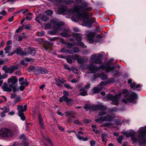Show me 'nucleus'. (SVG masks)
Listing matches in <instances>:
<instances>
[{
	"label": "nucleus",
	"mask_w": 146,
	"mask_h": 146,
	"mask_svg": "<svg viewBox=\"0 0 146 146\" xmlns=\"http://www.w3.org/2000/svg\"><path fill=\"white\" fill-rule=\"evenodd\" d=\"M21 101V97L19 96H18L15 98V103H17Z\"/></svg>",
	"instance_id": "obj_42"
},
{
	"label": "nucleus",
	"mask_w": 146,
	"mask_h": 146,
	"mask_svg": "<svg viewBox=\"0 0 146 146\" xmlns=\"http://www.w3.org/2000/svg\"><path fill=\"white\" fill-rule=\"evenodd\" d=\"M66 116L74 114V112L72 111H67L65 113Z\"/></svg>",
	"instance_id": "obj_35"
},
{
	"label": "nucleus",
	"mask_w": 146,
	"mask_h": 146,
	"mask_svg": "<svg viewBox=\"0 0 146 146\" xmlns=\"http://www.w3.org/2000/svg\"><path fill=\"white\" fill-rule=\"evenodd\" d=\"M92 9L91 7H88L86 3H83L80 5H75L74 9H71L69 10V12L75 16L72 18V20L74 22L83 21L82 23V26H86L90 27L91 25L93 23V21L88 20L86 21L85 20L88 19L89 13L87 11H89Z\"/></svg>",
	"instance_id": "obj_1"
},
{
	"label": "nucleus",
	"mask_w": 146,
	"mask_h": 146,
	"mask_svg": "<svg viewBox=\"0 0 146 146\" xmlns=\"http://www.w3.org/2000/svg\"><path fill=\"white\" fill-rule=\"evenodd\" d=\"M69 50L67 51L64 48H62V49H61V50H60V51L61 52H63V53H64V52H68V51Z\"/></svg>",
	"instance_id": "obj_60"
},
{
	"label": "nucleus",
	"mask_w": 146,
	"mask_h": 146,
	"mask_svg": "<svg viewBox=\"0 0 146 146\" xmlns=\"http://www.w3.org/2000/svg\"><path fill=\"white\" fill-rule=\"evenodd\" d=\"M77 61L78 63L82 64L84 62V60L82 58H79L78 59H77Z\"/></svg>",
	"instance_id": "obj_39"
},
{
	"label": "nucleus",
	"mask_w": 146,
	"mask_h": 146,
	"mask_svg": "<svg viewBox=\"0 0 146 146\" xmlns=\"http://www.w3.org/2000/svg\"><path fill=\"white\" fill-rule=\"evenodd\" d=\"M12 88L13 89V91L14 93H15L17 91L19 90L18 88H17V84H16L13 86Z\"/></svg>",
	"instance_id": "obj_34"
},
{
	"label": "nucleus",
	"mask_w": 146,
	"mask_h": 146,
	"mask_svg": "<svg viewBox=\"0 0 146 146\" xmlns=\"http://www.w3.org/2000/svg\"><path fill=\"white\" fill-rule=\"evenodd\" d=\"M108 82L109 83H112L114 82H115V80L114 78H110V79L108 80Z\"/></svg>",
	"instance_id": "obj_52"
},
{
	"label": "nucleus",
	"mask_w": 146,
	"mask_h": 146,
	"mask_svg": "<svg viewBox=\"0 0 146 146\" xmlns=\"http://www.w3.org/2000/svg\"><path fill=\"white\" fill-rule=\"evenodd\" d=\"M120 96V95L118 96L117 94L114 96L112 94H109L106 96V98L107 99L112 101L111 102L112 104L117 105L119 103V99Z\"/></svg>",
	"instance_id": "obj_9"
},
{
	"label": "nucleus",
	"mask_w": 146,
	"mask_h": 146,
	"mask_svg": "<svg viewBox=\"0 0 146 146\" xmlns=\"http://www.w3.org/2000/svg\"><path fill=\"white\" fill-rule=\"evenodd\" d=\"M39 70L42 74H45L48 72V70L45 68H40L39 69Z\"/></svg>",
	"instance_id": "obj_33"
},
{
	"label": "nucleus",
	"mask_w": 146,
	"mask_h": 146,
	"mask_svg": "<svg viewBox=\"0 0 146 146\" xmlns=\"http://www.w3.org/2000/svg\"><path fill=\"white\" fill-rule=\"evenodd\" d=\"M11 46L9 45H8L6 46L4 50L5 51V54L8 53L11 50Z\"/></svg>",
	"instance_id": "obj_29"
},
{
	"label": "nucleus",
	"mask_w": 146,
	"mask_h": 146,
	"mask_svg": "<svg viewBox=\"0 0 146 146\" xmlns=\"http://www.w3.org/2000/svg\"><path fill=\"white\" fill-rule=\"evenodd\" d=\"M79 56L77 54H75L74 55L72 56V58L74 59H76L77 60V59H78L79 58Z\"/></svg>",
	"instance_id": "obj_46"
},
{
	"label": "nucleus",
	"mask_w": 146,
	"mask_h": 146,
	"mask_svg": "<svg viewBox=\"0 0 146 146\" xmlns=\"http://www.w3.org/2000/svg\"><path fill=\"white\" fill-rule=\"evenodd\" d=\"M40 19L44 21H47L48 19V17L46 15H40Z\"/></svg>",
	"instance_id": "obj_27"
},
{
	"label": "nucleus",
	"mask_w": 146,
	"mask_h": 146,
	"mask_svg": "<svg viewBox=\"0 0 146 146\" xmlns=\"http://www.w3.org/2000/svg\"><path fill=\"white\" fill-rule=\"evenodd\" d=\"M17 79L15 76H12L10 78L8 79V83L9 84V85L12 87L14 84H15L17 82Z\"/></svg>",
	"instance_id": "obj_15"
},
{
	"label": "nucleus",
	"mask_w": 146,
	"mask_h": 146,
	"mask_svg": "<svg viewBox=\"0 0 146 146\" xmlns=\"http://www.w3.org/2000/svg\"><path fill=\"white\" fill-rule=\"evenodd\" d=\"M102 138L103 141H106L107 138V135L106 134L104 133L102 135Z\"/></svg>",
	"instance_id": "obj_37"
},
{
	"label": "nucleus",
	"mask_w": 146,
	"mask_h": 146,
	"mask_svg": "<svg viewBox=\"0 0 146 146\" xmlns=\"http://www.w3.org/2000/svg\"><path fill=\"white\" fill-rule=\"evenodd\" d=\"M46 14L49 15H51L53 14V12L52 11L49 10L46 11Z\"/></svg>",
	"instance_id": "obj_43"
},
{
	"label": "nucleus",
	"mask_w": 146,
	"mask_h": 146,
	"mask_svg": "<svg viewBox=\"0 0 146 146\" xmlns=\"http://www.w3.org/2000/svg\"><path fill=\"white\" fill-rule=\"evenodd\" d=\"M95 33L93 32H90L88 35V39L90 43H92L94 42L93 37Z\"/></svg>",
	"instance_id": "obj_18"
},
{
	"label": "nucleus",
	"mask_w": 146,
	"mask_h": 146,
	"mask_svg": "<svg viewBox=\"0 0 146 146\" xmlns=\"http://www.w3.org/2000/svg\"><path fill=\"white\" fill-rule=\"evenodd\" d=\"M139 134L138 137L139 138L140 137L141 139H139L140 141H144V142H146L145 138V135L146 134V126L144 127H141L139 129Z\"/></svg>",
	"instance_id": "obj_10"
},
{
	"label": "nucleus",
	"mask_w": 146,
	"mask_h": 146,
	"mask_svg": "<svg viewBox=\"0 0 146 146\" xmlns=\"http://www.w3.org/2000/svg\"><path fill=\"white\" fill-rule=\"evenodd\" d=\"M79 91H82V92L80 93V94L82 96H85L87 95V92L84 90V88H81L80 90Z\"/></svg>",
	"instance_id": "obj_26"
},
{
	"label": "nucleus",
	"mask_w": 146,
	"mask_h": 146,
	"mask_svg": "<svg viewBox=\"0 0 146 146\" xmlns=\"http://www.w3.org/2000/svg\"><path fill=\"white\" fill-rule=\"evenodd\" d=\"M63 94L64 96H65L66 97H67L69 95L68 93L66 91H64L63 92Z\"/></svg>",
	"instance_id": "obj_54"
},
{
	"label": "nucleus",
	"mask_w": 146,
	"mask_h": 146,
	"mask_svg": "<svg viewBox=\"0 0 146 146\" xmlns=\"http://www.w3.org/2000/svg\"><path fill=\"white\" fill-rule=\"evenodd\" d=\"M130 86L131 88H135V87L136 86V84L134 82H133L130 84Z\"/></svg>",
	"instance_id": "obj_56"
},
{
	"label": "nucleus",
	"mask_w": 146,
	"mask_h": 146,
	"mask_svg": "<svg viewBox=\"0 0 146 146\" xmlns=\"http://www.w3.org/2000/svg\"><path fill=\"white\" fill-rule=\"evenodd\" d=\"M10 111V109L9 108L6 107L5 108V110L3 112L7 113Z\"/></svg>",
	"instance_id": "obj_53"
},
{
	"label": "nucleus",
	"mask_w": 146,
	"mask_h": 146,
	"mask_svg": "<svg viewBox=\"0 0 146 146\" xmlns=\"http://www.w3.org/2000/svg\"><path fill=\"white\" fill-rule=\"evenodd\" d=\"M123 134L125 135L126 137L127 138H128L130 137H131V140L134 142L136 143L138 142L140 143H145L144 141H141V142H140V141L139 140H140L139 139H141L140 137L139 138V135L137 136V138L136 137H135V132L133 130H131V132L129 133H128L126 131H124L123 132Z\"/></svg>",
	"instance_id": "obj_6"
},
{
	"label": "nucleus",
	"mask_w": 146,
	"mask_h": 146,
	"mask_svg": "<svg viewBox=\"0 0 146 146\" xmlns=\"http://www.w3.org/2000/svg\"><path fill=\"white\" fill-rule=\"evenodd\" d=\"M66 44L67 45V47L68 48H71L74 45H75L74 43H71L68 42H66Z\"/></svg>",
	"instance_id": "obj_31"
},
{
	"label": "nucleus",
	"mask_w": 146,
	"mask_h": 146,
	"mask_svg": "<svg viewBox=\"0 0 146 146\" xmlns=\"http://www.w3.org/2000/svg\"><path fill=\"white\" fill-rule=\"evenodd\" d=\"M25 53H27L28 54H31L32 56L35 55L36 53L35 50H34L30 48H28L26 50V51L25 52Z\"/></svg>",
	"instance_id": "obj_22"
},
{
	"label": "nucleus",
	"mask_w": 146,
	"mask_h": 146,
	"mask_svg": "<svg viewBox=\"0 0 146 146\" xmlns=\"http://www.w3.org/2000/svg\"><path fill=\"white\" fill-rule=\"evenodd\" d=\"M21 64L25 66H26L27 65V64L23 60H22L21 62Z\"/></svg>",
	"instance_id": "obj_57"
},
{
	"label": "nucleus",
	"mask_w": 146,
	"mask_h": 146,
	"mask_svg": "<svg viewBox=\"0 0 146 146\" xmlns=\"http://www.w3.org/2000/svg\"><path fill=\"white\" fill-rule=\"evenodd\" d=\"M72 70L75 74H77L78 72V71L77 69L75 67H72Z\"/></svg>",
	"instance_id": "obj_44"
},
{
	"label": "nucleus",
	"mask_w": 146,
	"mask_h": 146,
	"mask_svg": "<svg viewBox=\"0 0 146 146\" xmlns=\"http://www.w3.org/2000/svg\"><path fill=\"white\" fill-rule=\"evenodd\" d=\"M60 42L61 43L65 44L66 43L64 39L63 38H61Z\"/></svg>",
	"instance_id": "obj_64"
},
{
	"label": "nucleus",
	"mask_w": 146,
	"mask_h": 146,
	"mask_svg": "<svg viewBox=\"0 0 146 146\" xmlns=\"http://www.w3.org/2000/svg\"><path fill=\"white\" fill-rule=\"evenodd\" d=\"M27 107V105H25L24 106L23 105L17 106V109L18 111V114L21 119L23 121H25V119L26 118L24 115V112L26 111Z\"/></svg>",
	"instance_id": "obj_7"
},
{
	"label": "nucleus",
	"mask_w": 146,
	"mask_h": 146,
	"mask_svg": "<svg viewBox=\"0 0 146 146\" xmlns=\"http://www.w3.org/2000/svg\"><path fill=\"white\" fill-rule=\"evenodd\" d=\"M40 16L39 17H37L35 18V20L40 23V19H41L40 17Z\"/></svg>",
	"instance_id": "obj_55"
},
{
	"label": "nucleus",
	"mask_w": 146,
	"mask_h": 146,
	"mask_svg": "<svg viewBox=\"0 0 146 146\" xmlns=\"http://www.w3.org/2000/svg\"><path fill=\"white\" fill-rule=\"evenodd\" d=\"M114 117V115L111 116L110 115H108L105 117L102 116L100 118L96 119L95 121L97 122H104L105 121H110L112 120L113 119Z\"/></svg>",
	"instance_id": "obj_12"
},
{
	"label": "nucleus",
	"mask_w": 146,
	"mask_h": 146,
	"mask_svg": "<svg viewBox=\"0 0 146 146\" xmlns=\"http://www.w3.org/2000/svg\"><path fill=\"white\" fill-rule=\"evenodd\" d=\"M123 139V136L122 135L119 136V137L117 139L118 142L119 143H121Z\"/></svg>",
	"instance_id": "obj_38"
},
{
	"label": "nucleus",
	"mask_w": 146,
	"mask_h": 146,
	"mask_svg": "<svg viewBox=\"0 0 146 146\" xmlns=\"http://www.w3.org/2000/svg\"><path fill=\"white\" fill-rule=\"evenodd\" d=\"M0 135L5 137H11L13 135L12 131L8 128H2L0 130Z\"/></svg>",
	"instance_id": "obj_8"
},
{
	"label": "nucleus",
	"mask_w": 146,
	"mask_h": 146,
	"mask_svg": "<svg viewBox=\"0 0 146 146\" xmlns=\"http://www.w3.org/2000/svg\"><path fill=\"white\" fill-rule=\"evenodd\" d=\"M98 76L102 80H104L107 78V74L103 73L100 74L98 75Z\"/></svg>",
	"instance_id": "obj_25"
},
{
	"label": "nucleus",
	"mask_w": 146,
	"mask_h": 146,
	"mask_svg": "<svg viewBox=\"0 0 146 146\" xmlns=\"http://www.w3.org/2000/svg\"><path fill=\"white\" fill-rule=\"evenodd\" d=\"M0 14L3 16L7 14V12L3 10L2 11L0 12Z\"/></svg>",
	"instance_id": "obj_49"
},
{
	"label": "nucleus",
	"mask_w": 146,
	"mask_h": 146,
	"mask_svg": "<svg viewBox=\"0 0 146 146\" xmlns=\"http://www.w3.org/2000/svg\"><path fill=\"white\" fill-rule=\"evenodd\" d=\"M107 84V83L105 81L102 82H101L98 86L95 87L93 89V93L94 94L98 93L102 89L103 86Z\"/></svg>",
	"instance_id": "obj_13"
},
{
	"label": "nucleus",
	"mask_w": 146,
	"mask_h": 146,
	"mask_svg": "<svg viewBox=\"0 0 146 146\" xmlns=\"http://www.w3.org/2000/svg\"><path fill=\"white\" fill-rule=\"evenodd\" d=\"M67 97L62 96L59 98V102H62L64 101L66 102V98Z\"/></svg>",
	"instance_id": "obj_30"
},
{
	"label": "nucleus",
	"mask_w": 146,
	"mask_h": 146,
	"mask_svg": "<svg viewBox=\"0 0 146 146\" xmlns=\"http://www.w3.org/2000/svg\"><path fill=\"white\" fill-rule=\"evenodd\" d=\"M52 27V25L50 23H47L44 26V29H48L51 28Z\"/></svg>",
	"instance_id": "obj_36"
},
{
	"label": "nucleus",
	"mask_w": 146,
	"mask_h": 146,
	"mask_svg": "<svg viewBox=\"0 0 146 146\" xmlns=\"http://www.w3.org/2000/svg\"><path fill=\"white\" fill-rule=\"evenodd\" d=\"M137 99V95L134 92H132L131 94L128 93L124 96V98L122 99V101L125 103L128 102L133 103Z\"/></svg>",
	"instance_id": "obj_5"
},
{
	"label": "nucleus",
	"mask_w": 146,
	"mask_h": 146,
	"mask_svg": "<svg viewBox=\"0 0 146 146\" xmlns=\"http://www.w3.org/2000/svg\"><path fill=\"white\" fill-rule=\"evenodd\" d=\"M84 108L86 110H91L93 111H96L99 110L100 112L99 113V116H101L105 115L106 113L105 111L106 110L107 107L102 105H91L86 104L84 107Z\"/></svg>",
	"instance_id": "obj_4"
},
{
	"label": "nucleus",
	"mask_w": 146,
	"mask_h": 146,
	"mask_svg": "<svg viewBox=\"0 0 146 146\" xmlns=\"http://www.w3.org/2000/svg\"><path fill=\"white\" fill-rule=\"evenodd\" d=\"M72 58L71 57H68L67 58V62L70 64H71L72 63Z\"/></svg>",
	"instance_id": "obj_41"
},
{
	"label": "nucleus",
	"mask_w": 146,
	"mask_h": 146,
	"mask_svg": "<svg viewBox=\"0 0 146 146\" xmlns=\"http://www.w3.org/2000/svg\"><path fill=\"white\" fill-rule=\"evenodd\" d=\"M117 110V109L116 108L114 107L112 108H111L110 109V111L112 112H115Z\"/></svg>",
	"instance_id": "obj_58"
},
{
	"label": "nucleus",
	"mask_w": 146,
	"mask_h": 146,
	"mask_svg": "<svg viewBox=\"0 0 146 146\" xmlns=\"http://www.w3.org/2000/svg\"><path fill=\"white\" fill-rule=\"evenodd\" d=\"M67 12V7H66L60 5L58 9V12L61 14H66Z\"/></svg>",
	"instance_id": "obj_17"
},
{
	"label": "nucleus",
	"mask_w": 146,
	"mask_h": 146,
	"mask_svg": "<svg viewBox=\"0 0 146 146\" xmlns=\"http://www.w3.org/2000/svg\"><path fill=\"white\" fill-rule=\"evenodd\" d=\"M84 134V133L82 131H79L78 133H75L77 136V137L78 139L80 140H82L84 141H86L88 140V138L86 137H84L82 136Z\"/></svg>",
	"instance_id": "obj_16"
},
{
	"label": "nucleus",
	"mask_w": 146,
	"mask_h": 146,
	"mask_svg": "<svg viewBox=\"0 0 146 146\" xmlns=\"http://www.w3.org/2000/svg\"><path fill=\"white\" fill-rule=\"evenodd\" d=\"M123 122V121H121L119 120H117L115 121V123L116 125H119L122 123Z\"/></svg>",
	"instance_id": "obj_45"
},
{
	"label": "nucleus",
	"mask_w": 146,
	"mask_h": 146,
	"mask_svg": "<svg viewBox=\"0 0 146 146\" xmlns=\"http://www.w3.org/2000/svg\"><path fill=\"white\" fill-rule=\"evenodd\" d=\"M64 86L65 87H66V88L70 89H72V88L71 86H70V85L68 84H64Z\"/></svg>",
	"instance_id": "obj_50"
},
{
	"label": "nucleus",
	"mask_w": 146,
	"mask_h": 146,
	"mask_svg": "<svg viewBox=\"0 0 146 146\" xmlns=\"http://www.w3.org/2000/svg\"><path fill=\"white\" fill-rule=\"evenodd\" d=\"M102 54H93L90 58V64L86 67V69L90 71V73H96L100 69L104 70L107 72L112 71V76H115L118 73L117 70L115 69V67H110L109 65L105 64L102 65L98 67L94 64H101L102 62Z\"/></svg>",
	"instance_id": "obj_2"
},
{
	"label": "nucleus",
	"mask_w": 146,
	"mask_h": 146,
	"mask_svg": "<svg viewBox=\"0 0 146 146\" xmlns=\"http://www.w3.org/2000/svg\"><path fill=\"white\" fill-rule=\"evenodd\" d=\"M7 76L8 75L7 74L4 73L2 75H1L0 72V79H2L6 78Z\"/></svg>",
	"instance_id": "obj_32"
},
{
	"label": "nucleus",
	"mask_w": 146,
	"mask_h": 146,
	"mask_svg": "<svg viewBox=\"0 0 146 146\" xmlns=\"http://www.w3.org/2000/svg\"><path fill=\"white\" fill-rule=\"evenodd\" d=\"M20 138L21 139H23V140H25L26 139V137L25 135L24 134H22L20 137Z\"/></svg>",
	"instance_id": "obj_59"
},
{
	"label": "nucleus",
	"mask_w": 146,
	"mask_h": 146,
	"mask_svg": "<svg viewBox=\"0 0 146 146\" xmlns=\"http://www.w3.org/2000/svg\"><path fill=\"white\" fill-rule=\"evenodd\" d=\"M38 117L40 126L42 128H44V123H43V119H42V117H41V115L40 113H39L38 114Z\"/></svg>",
	"instance_id": "obj_19"
},
{
	"label": "nucleus",
	"mask_w": 146,
	"mask_h": 146,
	"mask_svg": "<svg viewBox=\"0 0 146 146\" xmlns=\"http://www.w3.org/2000/svg\"><path fill=\"white\" fill-rule=\"evenodd\" d=\"M73 102V100L72 99L69 98H68V97H67L66 102L67 105L69 106H71Z\"/></svg>",
	"instance_id": "obj_24"
},
{
	"label": "nucleus",
	"mask_w": 146,
	"mask_h": 146,
	"mask_svg": "<svg viewBox=\"0 0 146 146\" xmlns=\"http://www.w3.org/2000/svg\"><path fill=\"white\" fill-rule=\"evenodd\" d=\"M79 49L77 47H74L72 49L68 51V52L72 54H73L74 53H77L80 52Z\"/></svg>",
	"instance_id": "obj_23"
},
{
	"label": "nucleus",
	"mask_w": 146,
	"mask_h": 146,
	"mask_svg": "<svg viewBox=\"0 0 146 146\" xmlns=\"http://www.w3.org/2000/svg\"><path fill=\"white\" fill-rule=\"evenodd\" d=\"M14 71V69L12 67H9L6 72L11 73Z\"/></svg>",
	"instance_id": "obj_40"
},
{
	"label": "nucleus",
	"mask_w": 146,
	"mask_h": 146,
	"mask_svg": "<svg viewBox=\"0 0 146 146\" xmlns=\"http://www.w3.org/2000/svg\"><path fill=\"white\" fill-rule=\"evenodd\" d=\"M73 35L75 39L78 41V44H76L75 45H79L83 48H86V46L85 45L84 43L80 41L82 40V38L80 35L79 33H74Z\"/></svg>",
	"instance_id": "obj_11"
},
{
	"label": "nucleus",
	"mask_w": 146,
	"mask_h": 146,
	"mask_svg": "<svg viewBox=\"0 0 146 146\" xmlns=\"http://www.w3.org/2000/svg\"><path fill=\"white\" fill-rule=\"evenodd\" d=\"M55 80L56 82V84L58 86H61L62 84L63 83H66V81L65 80L62 79V80L59 79H56Z\"/></svg>",
	"instance_id": "obj_20"
},
{
	"label": "nucleus",
	"mask_w": 146,
	"mask_h": 146,
	"mask_svg": "<svg viewBox=\"0 0 146 146\" xmlns=\"http://www.w3.org/2000/svg\"><path fill=\"white\" fill-rule=\"evenodd\" d=\"M5 83H4V85L2 86V88L5 91L8 92H10L12 91V87L9 85V87L5 85Z\"/></svg>",
	"instance_id": "obj_21"
},
{
	"label": "nucleus",
	"mask_w": 146,
	"mask_h": 146,
	"mask_svg": "<svg viewBox=\"0 0 146 146\" xmlns=\"http://www.w3.org/2000/svg\"><path fill=\"white\" fill-rule=\"evenodd\" d=\"M29 84V83L28 82L27 79L25 78V79L24 81H23L21 82V84L23 86H24L25 87L27 86Z\"/></svg>",
	"instance_id": "obj_28"
},
{
	"label": "nucleus",
	"mask_w": 146,
	"mask_h": 146,
	"mask_svg": "<svg viewBox=\"0 0 146 146\" xmlns=\"http://www.w3.org/2000/svg\"><path fill=\"white\" fill-rule=\"evenodd\" d=\"M56 19H52L50 20L51 23L53 25V28L54 31H49L48 32L49 34L52 35H55L58 33L62 31L60 34V35L63 37H68L69 36V33L70 32L67 29H63L62 26L64 25V22H58Z\"/></svg>",
	"instance_id": "obj_3"
},
{
	"label": "nucleus",
	"mask_w": 146,
	"mask_h": 146,
	"mask_svg": "<svg viewBox=\"0 0 146 146\" xmlns=\"http://www.w3.org/2000/svg\"><path fill=\"white\" fill-rule=\"evenodd\" d=\"M16 53L22 55L26 56L27 55V53H25V52H24L23 51L21 50V49L20 47H18L16 49V50H14L13 52L11 53H9L8 54V56L12 55L13 54L15 53V52Z\"/></svg>",
	"instance_id": "obj_14"
},
{
	"label": "nucleus",
	"mask_w": 146,
	"mask_h": 146,
	"mask_svg": "<svg viewBox=\"0 0 146 146\" xmlns=\"http://www.w3.org/2000/svg\"><path fill=\"white\" fill-rule=\"evenodd\" d=\"M64 66V68L65 69L69 71L71 70L70 68L67 65H65Z\"/></svg>",
	"instance_id": "obj_63"
},
{
	"label": "nucleus",
	"mask_w": 146,
	"mask_h": 146,
	"mask_svg": "<svg viewBox=\"0 0 146 146\" xmlns=\"http://www.w3.org/2000/svg\"><path fill=\"white\" fill-rule=\"evenodd\" d=\"M47 140L48 143L49 144V145H53V144L52 143V142L50 139H47Z\"/></svg>",
	"instance_id": "obj_62"
},
{
	"label": "nucleus",
	"mask_w": 146,
	"mask_h": 146,
	"mask_svg": "<svg viewBox=\"0 0 146 146\" xmlns=\"http://www.w3.org/2000/svg\"><path fill=\"white\" fill-rule=\"evenodd\" d=\"M8 69V68L6 66H4L2 68V69L4 70H5L6 72L7 70Z\"/></svg>",
	"instance_id": "obj_61"
},
{
	"label": "nucleus",
	"mask_w": 146,
	"mask_h": 146,
	"mask_svg": "<svg viewBox=\"0 0 146 146\" xmlns=\"http://www.w3.org/2000/svg\"><path fill=\"white\" fill-rule=\"evenodd\" d=\"M58 38V37H55L50 38L49 40L51 41H53L57 40Z\"/></svg>",
	"instance_id": "obj_51"
},
{
	"label": "nucleus",
	"mask_w": 146,
	"mask_h": 146,
	"mask_svg": "<svg viewBox=\"0 0 146 146\" xmlns=\"http://www.w3.org/2000/svg\"><path fill=\"white\" fill-rule=\"evenodd\" d=\"M64 2L66 4H69L72 2V0H64Z\"/></svg>",
	"instance_id": "obj_47"
},
{
	"label": "nucleus",
	"mask_w": 146,
	"mask_h": 146,
	"mask_svg": "<svg viewBox=\"0 0 146 146\" xmlns=\"http://www.w3.org/2000/svg\"><path fill=\"white\" fill-rule=\"evenodd\" d=\"M82 1V0H72V2L73 3H76L77 4L81 3Z\"/></svg>",
	"instance_id": "obj_48"
}]
</instances>
